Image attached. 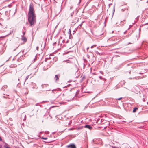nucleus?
Listing matches in <instances>:
<instances>
[{
  "label": "nucleus",
  "instance_id": "nucleus-28",
  "mask_svg": "<svg viewBox=\"0 0 148 148\" xmlns=\"http://www.w3.org/2000/svg\"><path fill=\"white\" fill-rule=\"evenodd\" d=\"M2 140V139L1 137L0 136V141H1Z\"/></svg>",
  "mask_w": 148,
  "mask_h": 148
},
{
  "label": "nucleus",
  "instance_id": "nucleus-11",
  "mask_svg": "<svg viewBox=\"0 0 148 148\" xmlns=\"http://www.w3.org/2000/svg\"><path fill=\"white\" fill-rule=\"evenodd\" d=\"M138 108H137L136 107L134 108L133 110V111H132L133 112H135L136 111V110H138Z\"/></svg>",
  "mask_w": 148,
  "mask_h": 148
},
{
  "label": "nucleus",
  "instance_id": "nucleus-2",
  "mask_svg": "<svg viewBox=\"0 0 148 148\" xmlns=\"http://www.w3.org/2000/svg\"><path fill=\"white\" fill-rule=\"evenodd\" d=\"M66 66L69 69H71L73 67H76V65L71 62H68L66 63Z\"/></svg>",
  "mask_w": 148,
  "mask_h": 148
},
{
  "label": "nucleus",
  "instance_id": "nucleus-16",
  "mask_svg": "<svg viewBox=\"0 0 148 148\" xmlns=\"http://www.w3.org/2000/svg\"><path fill=\"white\" fill-rule=\"evenodd\" d=\"M73 14H74L73 12H72V13H71V14H70L71 16H73Z\"/></svg>",
  "mask_w": 148,
  "mask_h": 148
},
{
  "label": "nucleus",
  "instance_id": "nucleus-25",
  "mask_svg": "<svg viewBox=\"0 0 148 148\" xmlns=\"http://www.w3.org/2000/svg\"><path fill=\"white\" fill-rule=\"evenodd\" d=\"M114 6H115V5H114V9H113V10L114 11V10H115Z\"/></svg>",
  "mask_w": 148,
  "mask_h": 148
},
{
  "label": "nucleus",
  "instance_id": "nucleus-36",
  "mask_svg": "<svg viewBox=\"0 0 148 148\" xmlns=\"http://www.w3.org/2000/svg\"><path fill=\"white\" fill-rule=\"evenodd\" d=\"M25 33L24 32H23V35H24Z\"/></svg>",
  "mask_w": 148,
  "mask_h": 148
},
{
  "label": "nucleus",
  "instance_id": "nucleus-15",
  "mask_svg": "<svg viewBox=\"0 0 148 148\" xmlns=\"http://www.w3.org/2000/svg\"><path fill=\"white\" fill-rule=\"evenodd\" d=\"M41 138L44 140H47V138H44L43 137H41Z\"/></svg>",
  "mask_w": 148,
  "mask_h": 148
},
{
  "label": "nucleus",
  "instance_id": "nucleus-31",
  "mask_svg": "<svg viewBox=\"0 0 148 148\" xmlns=\"http://www.w3.org/2000/svg\"><path fill=\"white\" fill-rule=\"evenodd\" d=\"M3 98H7V97H5V96H3Z\"/></svg>",
  "mask_w": 148,
  "mask_h": 148
},
{
  "label": "nucleus",
  "instance_id": "nucleus-51",
  "mask_svg": "<svg viewBox=\"0 0 148 148\" xmlns=\"http://www.w3.org/2000/svg\"><path fill=\"white\" fill-rule=\"evenodd\" d=\"M130 72H131V71H130L129 72V73H130Z\"/></svg>",
  "mask_w": 148,
  "mask_h": 148
},
{
  "label": "nucleus",
  "instance_id": "nucleus-40",
  "mask_svg": "<svg viewBox=\"0 0 148 148\" xmlns=\"http://www.w3.org/2000/svg\"><path fill=\"white\" fill-rule=\"evenodd\" d=\"M18 81H19V80H20V78H19L18 79Z\"/></svg>",
  "mask_w": 148,
  "mask_h": 148
},
{
  "label": "nucleus",
  "instance_id": "nucleus-39",
  "mask_svg": "<svg viewBox=\"0 0 148 148\" xmlns=\"http://www.w3.org/2000/svg\"><path fill=\"white\" fill-rule=\"evenodd\" d=\"M89 48V47H88L87 48V50H88Z\"/></svg>",
  "mask_w": 148,
  "mask_h": 148
},
{
  "label": "nucleus",
  "instance_id": "nucleus-13",
  "mask_svg": "<svg viewBox=\"0 0 148 148\" xmlns=\"http://www.w3.org/2000/svg\"><path fill=\"white\" fill-rule=\"evenodd\" d=\"M70 96L71 97V99H70V100H69L68 101H69L70 100H73V97H74V96H73V95L72 96V95H71Z\"/></svg>",
  "mask_w": 148,
  "mask_h": 148
},
{
  "label": "nucleus",
  "instance_id": "nucleus-23",
  "mask_svg": "<svg viewBox=\"0 0 148 148\" xmlns=\"http://www.w3.org/2000/svg\"><path fill=\"white\" fill-rule=\"evenodd\" d=\"M127 32V30H126L125 31V32H124V33H123L124 34H126V32Z\"/></svg>",
  "mask_w": 148,
  "mask_h": 148
},
{
  "label": "nucleus",
  "instance_id": "nucleus-29",
  "mask_svg": "<svg viewBox=\"0 0 148 148\" xmlns=\"http://www.w3.org/2000/svg\"><path fill=\"white\" fill-rule=\"evenodd\" d=\"M2 147V146L1 145H0V148H1Z\"/></svg>",
  "mask_w": 148,
  "mask_h": 148
},
{
  "label": "nucleus",
  "instance_id": "nucleus-46",
  "mask_svg": "<svg viewBox=\"0 0 148 148\" xmlns=\"http://www.w3.org/2000/svg\"><path fill=\"white\" fill-rule=\"evenodd\" d=\"M38 103H37V104H36V106H37V105H38Z\"/></svg>",
  "mask_w": 148,
  "mask_h": 148
},
{
  "label": "nucleus",
  "instance_id": "nucleus-30",
  "mask_svg": "<svg viewBox=\"0 0 148 148\" xmlns=\"http://www.w3.org/2000/svg\"><path fill=\"white\" fill-rule=\"evenodd\" d=\"M94 46H92L91 47V48H92Z\"/></svg>",
  "mask_w": 148,
  "mask_h": 148
},
{
  "label": "nucleus",
  "instance_id": "nucleus-10",
  "mask_svg": "<svg viewBox=\"0 0 148 148\" xmlns=\"http://www.w3.org/2000/svg\"><path fill=\"white\" fill-rule=\"evenodd\" d=\"M99 78H100L101 80H102L104 82H105L106 80V79L104 78H103L102 76H99Z\"/></svg>",
  "mask_w": 148,
  "mask_h": 148
},
{
  "label": "nucleus",
  "instance_id": "nucleus-14",
  "mask_svg": "<svg viewBox=\"0 0 148 148\" xmlns=\"http://www.w3.org/2000/svg\"><path fill=\"white\" fill-rule=\"evenodd\" d=\"M29 75H27V76H26V77L25 78V81L28 79L29 77Z\"/></svg>",
  "mask_w": 148,
  "mask_h": 148
},
{
  "label": "nucleus",
  "instance_id": "nucleus-32",
  "mask_svg": "<svg viewBox=\"0 0 148 148\" xmlns=\"http://www.w3.org/2000/svg\"><path fill=\"white\" fill-rule=\"evenodd\" d=\"M73 8V7H71L70 8V9H71Z\"/></svg>",
  "mask_w": 148,
  "mask_h": 148
},
{
  "label": "nucleus",
  "instance_id": "nucleus-45",
  "mask_svg": "<svg viewBox=\"0 0 148 148\" xmlns=\"http://www.w3.org/2000/svg\"><path fill=\"white\" fill-rule=\"evenodd\" d=\"M55 90H53L52 91H54Z\"/></svg>",
  "mask_w": 148,
  "mask_h": 148
},
{
  "label": "nucleus",
  "instance_id": "nucleus-53",
  "mask_svg": "<svg viewBox=\"0 0 148 148\" xmlns=\"http://www.w3.org/2000/svg\"><path fill=\"white\" fill-rule=\"evenodd\" d=\"M91 0H90V1H91Z\"/></svg>",
  "mask_w": 148,
  "mask_h": 148
},
{
  "label": "nucleus",
  "instance_id": "nucleus-38",
  "mask_svg": "<svg viewBox=\"0 0 148 148\" xmlns=\"http://www.w3.org/2000/svg\"><path fill=\"white\" fill-rule=\"evenodd\" d=\"M56 44V42H55V43H53V44Z\"/></svg>",
  "mask_w": 148,
  "mask_h": 148
},
{
  "label": "nucleus",
  "instance_id": "nucleus-44",
  "mask_svg": "<svg viewBox=\"0 0 148 148\" xmlns=\"http://www.w3.org/2000/svg\"><path fill=\"white\" fill-rule=\"evenodd\" d=\"M0 25H2V24H1V23H0Z\"/></svg>",
  "mask_w": 148,
  "mask_h": 148
},
{
  "label": "nucleus",
  "instance_id": "nucleus-12",
  "mask_svg": "<svg viewBox=\"0 0 148 148\" xmlns=\"http://www.w3.org/2000/svg\"><path fill=\"white\" fill-rule=\"evenodd\" d=\"M84 127V126H81L80 127H79L78 129V130H81Z\"/></svg>",
  "mask_w": 148,
  "mask_h": 148
},
{
  "label": "nucleus",
  "instance_id": "nucleus-6",
  "mask_svg": "<svg viewBox=\"0 0 148 148\" xmlns=\"http://www.w3.org/2000/svg\"><path fill=\"white\" fill-rule=\"evenodd\" d=\"M22 118L24 117V118L23 119V120L25 121L26 120V115L23 114L21 115Z\"/></svg>",
  "mask_w": 148,
  "mask_h": 148
},
{
  "label": "nucleus",
  "instance_id": "nucleus-21",
  "mask_svg": "<svg viewBox=\"0 0 148 148\" xmlns=\"http://www.w3.org/2000/svg\"><path fill=\"white\" fill-rule=\"evenodd\" d=\"M82 24H81L79 25L78 27L80 26L79 28H80V27H81L82 26Z\"/></svg>",
  "mask_w": 148,
  "mask_h": 148
},
{
  "label": "nucleus",
  "instance_id": "nucleus-48",
  "mask_svg": "<svg viewBox=\"0 0 148 148\" xmlns=\"http://www.w3.org/2000/svg\"><path fill=\"white\" fill-rule=\"evenodd\" d=\"M42 132H40V134Z\"/></svg>",
  "mask_w": 148,
  "mask_h": 148
},
{
  "label": "nucleus",
  "instance_id": "nucleus-41",
  "mask_svg": "<svg viewBox=\"0 0 148 148\" xmlns=\"http://www.w3.org/2000/svg\"><path fill=\"white\" fill-rule=\"evenodd\" d=\"M7 86H5V88H6L7 87Z\"/></svg>",
  "mask_w": 148,
  "mask_h": 148
},
{
  "label": "nucleus",
  "instance_id": "nucleus-47",
  "mask_svg": "<svg viewBox=\"0 0 148 148\" xmlns=\"http://www.w3.org/2000/svg\"><path fill=\"white\" fill-rule=\"evenodd\" d=\"M88 145H87V148H88Z\"/></svg>",
  "mask_w": 148,
  "mask_h": 148
},
{
  "label": "nucleus",
  "instance_id": "nucleus-24",
  "mask_svg": "<svg viewBox=\"0 0 148 148\" xmlns=\"http://www.w3.org/2000/svg\"><path fill=\"white\" fill-rule=\"evenodd\" d=\"M5 148H10L8 147L7 146V147H5Z\"/></svg>",
  "mask_w": 148,
  "mask_h": 148
},
{
  "label": "nucleus",
  "instance_id": "nucleus-34",
  "mask_svg": "<svg viewBox=\"0 0 148 148\" xmlns=\"http://www.w3.org/2000/svg\"><path fill=\"white\" fill-rule=\"evenodd\" d=\"M146 76V75H144V76H143V77H145Z\"/></svg>",
  "mask_w": 148,
  "mask_h": 148
},
{
  "label": "nucleus",
  "instance_id": "nucleus-8",
  "mask_svg": "<svg viewBox=\"0 0 148 148\" xmlns=\"http://www.w3.org/2000/svg\"><path fill=\"white\" fill-rule=\"evenodd\" d=\"M48 84H43L41 85V87L43 88H46L48 86Z\"/></svg>",
  "mask_w": 148,
  "mask_h": 148
},
{
  "label": "nucleus",
  "instance_id": "nucleus-33",
  "mask_svg": "<svg viewBox=\"0 0 148 148\" xmlns=\"http://www.w3.org/2000/svg\"><path fill=\"white\" fill-rule=\"evenodd\" d=\"M47 58H46L45 59V61H47Z\"/></svg>",
  "mask_w": 148,
  "mask_h": 148
},
{
  "label": "nucleus",
  "instance_id": "nucleus-18",
  "mask_svg": "<svg viewBox=\"0 0 148 148\" xmlns=\"http://www.w3.org/2000/svg\"><path fill=\"white\" fill-rule=\"evenodd\" d=\"M133 25H134V23H132V25H130V26H129L130 27H131L133 26Z\"/></svg>",
  "mask_w": 148,
  "mask_h": 148
},
{
  "label": "nucleus",
  "instance_id": "nucleus-35",
  "mask_svg": "<svg viewBox=\"0 0 148 148\" xmlns=\"http://www.w3.org/2000/svg\"><path fill=\"white\" fill-rule=\"evenodd\" d=\"M112 4H109V7H110V5H112Z\"/></svg>",
  "mask_w": 148,
  "mask_h": 148
},
{
  "label": "nucleus",
  "instance_id": "nucleus-3",
  "mask_svg": "<svg viewBox=\"0 0 148 148\" xmlns=\"http://www.w3.org/2000/svg\"><path fill=\"white\" fill-rule=\"evenodd\" d=\"M66 147L67 148H76V146L73 144H71L67 145Z\"/></svg>",
  "mask_w": 148,
  "mask_h": 148
},
{
  "label": "nucleus",
  "instance_id": "nucleus-27",
  "mask_svg": "<svg viewBox=\"0 0 148 148\" xmlns=\"http://www.w3.org/2000/svg\"><path fill=\"white\" fill-rule=\"evenodd\" d=\"M84 21H83L82 22L81 24H82L84 23Z\"/></svg>",
  "mask_w": 148,
  "mask_h": 148
},
{
  "label": "nucleus",
  "instance_id": "nucleus-52",
  "mask_svg": "<svg viewBox=\"0 0 148 148\" xmlns=\"http://www.w3.org/2000/svg\"><path fill=\"white\" fill-rule=\"evenodd\" d=\"M100 72L101 73H101V71H100Z\"/></svg>",
  "mask_w": 148,
  "mask_h": 148
},
{
  "label": "nucleus",
  "instance_id": "nucleus-19",
  "mask_svg": "<svg viewBox=\"0 0 148 148\" xmlns=\"http://www.w3.org/2000/svg\"><path fill=\"white\" fill-rule=\"evenodd\" d=\"M69 33L70 34H71V29H69Z\"/></svg>",
  "mask_w": 148,
  "mask_h": 148
},
{
  "label": "nucleus",
  "instance_id": "nucleus-5",
  "mask_svg": "<svg viewBox=\"0 0 148 148\" xmlns=\"http://www.w3.org/2000/svg\"><path fill=\"white\" fill-rule=\"evenodd\" d=\"M60 77V75H56L54 78V79L56 81H58L59 80V77Z\"/></svg>",
  "mask_w": 148,
  "mask_h": 148
},
{
  "label": "nucleus",
  "instance_id": "nucleus-43",
  "mask_svg": "<svg viewBox=\"0 0 148 148\" xmlns=\"http://www.w3.org/2000/svg\"><path fill=\"white\" fill-rule=\"evenodd\" d=\"M47 91H50L51 90H46Z\"/></svg>",
  "mask_w": 148,
  "mask_h": 148
},
{
  "label": "nucleus",
  "instance_id": "nucleus-9",
  "mask_svg": "<svg viewBox=\"0 0 148 148\" xmlns=\"http://www.w3.org/2000/svg\"><path fill=\"white\" fill-rule=\"evenodd\" d=\"M23 60V56H21L19 58H18L17 59V61L18 62H20Z\"/></svg>",
  "mask_w": 148,
  "mask_h": 148
},
{
  "label": "nucleus",
  "instance_id": "nucleus-42",
  "mask_svg": "<svg viewBox=\"0 0 148 148\" xmlns=\"http://www.w3.org/2000/svg\"><path fill=\"white\" fill-rule=\"evenodd\" d=\"M147 3H148V0L146 2Z\"/></svg>",
  "mask_w": 148,
  "mask_h": 148
},
{
  "label": "nucleus",
  "instance_id": "nucleus-50",
  "mask_svg": "<svg viewBox=\"0 0 148 148\" xmlns=\"http://www.w3.org/2000/svg\"><path fill=\"white\" fill-rule=\"evenodd\" d=\"M63 96H64V94H63Z\"/></svg>",
  "mask_w": 148,
  "mask_h": 148
},
{
  "label": "nucleus",
  "instance_id": "nucleus-17",
  "mask_svg": "<svg viewBox=\"0 0 148 148\" xmlns=\"http://www.w3.org/2000/svg\"><path fill=\"white\" fill-rule=\"evenodd\" d=\"M122 97H120L119 98H118V99H116V100H120L121 99H122Z\"/></svg>",
  "mask_w": 148,
  "mask_h": 148
},
{
  "label": "nucleus",
  "instance_id": "nucleus-1",
  "mask_svg": "<svg viewBox=\"0 0 148 148\" xmlns=\"http://www.w3.org/2000/svg\"><path fill=\"white\" fill-rule=\"evenodd\" d=\"M28 21L30 26L34 25L36 23V16L34 13V6L32 3L29 5V11L28 13Z\"/></svg>",
  "mask_w": 148,
  "mask_h": 148
},
{
  "label": "nucleus",
  "instance_id": "nucleus-20",
  "mask_svg": "<svg viewBox=\"0 0 148 148\" xmlns=\"http://www.w3.org/2000/svg\"><path fill=\"white\" fill-rule=\"evenodd\" d=\"M32 84H33L34 85V88L35 87V86H36V85L35 84H34V83H32Z\"/></svg>",
  "mask_w": 148,
  "mask_h": 148
},
{
  "label": "nucleus",
  "instance_id": "nucleus-7",
  "mask_svg": "<svg viewBox=\"0 0 148 148\" xmlns=\"http://www.w3.org/2000/svg\"><path fill=\"white\" fill-rule=\"evenodd\" d=\"M21 39L24 42H26L27 40L26 38L23 36L22 37Z\"/></svg>",
  "mask_w": 148,
  "mask_h": 148
},
{
  "label": "nucleus",
  "instance_id": "nucleus-26",
  "mask_svg": "<svg viewBox=\"0 0 148 148\" xmlns=\"http://www.w3.org/2000/svg\"><path fill=\"white\" fill-rule=\"evenodd\" d=\"M38 47H36V49H37V50H38Z\"/></svg>",
  "mask_w": 148,
  "mask_h": 148
},
{
  "label": "nucleus",
  "instance_id": "nucleus-4",
  "mask_svg": "<svg viewBox=\"0 0 148 148\" xmlns=\"http://www.w3.org/2000/svg\"><path fill=\"white\" fill-rule=\"evenodd\" d=\"M84 127L90 130H91L92 129V127L90 125L87 124L84 126Z\"/></svg>",
  "mask_w": 148,
  "mask_h": 148
},
{
  "label": "nucleus",
  "instance_id": "nucleus-22",
  "mask_svg": "<svg viewBox=\"0 0 148 148\" xmlns=\"http://www.w3.org/2000/svg\"><path fill=\"white\" fill-rule=\"evenodd\" d=\"M129 35H127L126 36H125V37H126L127 38H128V37H129Z\"/></svg>",
  "mask_w": 148,
  "mask_h": 148
},
{
  "label": "nucleus",
  "instance_id": "nucleus-37",
  "mask_svg": "<svg viewBox=\"0 0 148 148\" xmlns=\"http://www.w3.org/2000/svg\"><path fill=\"white\" fill-rule=\"evenodd\" d=\"M131 28V27H129V28H128V30H129L130 28Z\"/></svg>",
  "mask_w": 148,
  "mask_h": 148
},
{
  "label": "nucleus",
  "instance_id": "nucleus-49",
  "mask_svg": "<svg viewBox=\"0 0 148 148\" xmlns=\"http://www.w3.org/2000/svg\"><path fill=\"white\" fill-rule=\"evenodd\" d=\"M131 43L129 42V43L128 44H130Z\"/></svg>",
  "mask_w": 148,
  "mask_h": 148
}]
</instances>
